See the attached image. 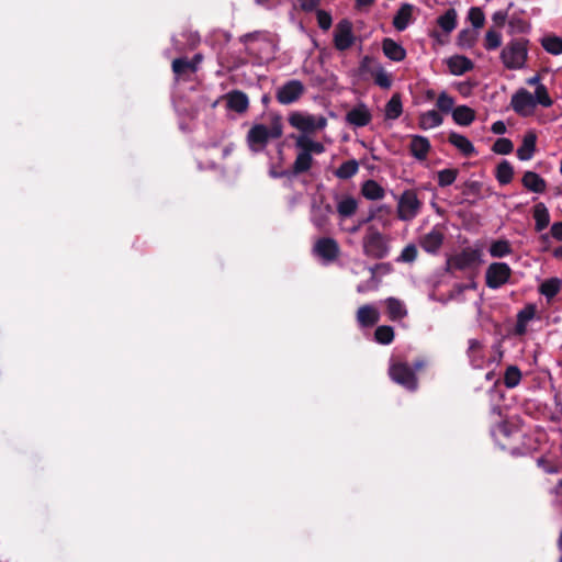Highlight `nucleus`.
<instances>
[{
    "label": "nucleus",
    "mask_w": 562,
    "mask_h": 562,
    "mask_svg": "<svg viewBox=\"0 0 562 562\" xmlns=\"http://www.w3.org/2000/svg\"><path fill=\"white\" fill-rule=\"evenodd\" d=\"M283 134L280 117H274L269 124H255L247 133V143L251 151H262L269 142L278 139Z\"/></svg>",
    "instance_id": "1"
},
{
    "label": "nucleus",
    "mask_w": 562,
    "mask_h": 562,
    "mask_svg": "<svg viewBox=\"0 0 562 562\" xmlns=\"http://www.w3.org/2000/svg\"><path fill=\"white\" fill-rule=\"evenodd\" d=\"M528 41L513 38L501 50V60L505 68L510 70L521 69L528 57Z\"/></svg>",
    "instance_id": "2"
},
{
    "label": "nucleus",
    "mask_w": 562,
    "mask_h": 562,
    "mask_svg": "<svg viewBox=\"0 0 562 562\" xmlns=\"http://www.w3.org/2000/svg\"><path fill=\"white\" fill-rule=\"evenodd\" d=\"M288 121L292 127L302 133L301 135H308L322 131L327 125V119L324 115H315L302 111L292 112Z\"/></svg>",
    "instance_id": "3"
},
{
    "label": "nucleus",
    "mask_w": 562,
    "mask_h": 562,
    "mask_svg": "<svg viewBox=\"0 0 562 562\" xmlns=\"http://www.w3.org/2000/svg\"><path fill=\"white\" fill-rule=\"evenodd\" d=\"M363 254L373 259H382L389 254L384 236L373 226L367 229L362 239Z\"/></svg>",
    "instance_id": "4"
},
{
    "label": "nucleus",
    "mask_w": 562,
    "mask_h": 562,
    "mask_svg": "<svg viewBox=\"0 0 562 562\" xmlns=\"http://www.w3.org/2000/svg\"><path fill=\"white\" fill-rule=\"evenodd\" d=\"M423 206L414 190H405L397 200V217L404 222L413 221Z\"/></svg>",
    "instance_id": "5"
},
{
    "label": "nucleus",
    "mask_w": 562,
    "mask_h": 562,
    "mask_svg": "<svg viewBox=\"0 0 562 562\" xmlns=\"http://www.w3.org/2000/svg\"><path fill=\"white\" fill-rule=\"evenodd\" d=\"M389 374L392 381L403 387L415 391L417 389V378L414 370L406 362H393L389 368Z\"/></svg>",
    "instance_id": "6"
},
{
    "label": "nucleus",
    "mask_w": 562,
    "mask_h": 562,
    "mask_svg": "<svg viewBox=\"0 0 562 562\" xmlns=\"http://www.w3.org/2000/svg\"><path fill=\"white\" fill-rule=\"evenodd\" d=\"M304 92V83L301 80L292 79L277 88L276 99L280 104L289 105L299 101Z\"/></svg>",
    "instance_id": "7"
},
{
    "label": "nucleus",
    "mask_w": 562,
    "mask_h": 562,
    "mask_svg": "<svg viewBox=\"0 0 562 562\" xmlns=\"http://www.w3.org/2000/svg\"><path fill=\"white\" fill-rule=\"evenodd\" d=\"M480 249L468 247L450 257L447 263L449 269L451 270H468L476 267L480 263Z\"/></svg>",
    "instance_id": "8"
},
{
    "label": "nucleus",
    "mask_w": 562,
    "mask_h": 562,
    "mask_svg": "<svg viewBox=\"0 0 562 562\" xmlns=\"http://www.w3.org/2000/svg\"><path fill=\"white\" fill-rule=\"evenodd\" d=\"M512 276L510 267L505 262L491 263L485 272V283L490 289H498L506 284Z\"/></svg>",
    "instance_id": "9"
},
{
    "label": "nucleus",
    "mask_w": 562,
    "mask_h": 562,
    "mask_svg": "<svg viewBox=\"0 0 562 562\" xmlns=\"http://www.w3.org/2000/svg\"><path fill=\"white\" fill-rule=\"evenodd\" d=\"M333 206L323 196L314 199L311 206V222L319 231H324L329 224Z\"/></svg>",
    "instance_id": "10"
},
{
    "label": "nucleus",
    "mask_w": 562,
    "mask_h": 562,
    "mask_svg": "<svg viewBox=\"0 0 562 562\" xmlns=\"http://www.w3.org/2000/svg\"><path fill=\"white\" fill-rule=\"evenodd\" d=\"M510 105L513 110L521 116L531 115L536 109V104L532 99V93L524 88L517 90L513 94Z\"/></svg>",
    "instance_id": "11"
},
{
    "label": "nucleus",
    "mask_w": 562,
    "mask_h": 562,
    "mask_svg": "<svg viewBox=\"0 0 562 562\" xmlns=\"http://www.w3.org/2000/svg\"><path fill=\"white\" fill-rule=\"evenodd\" d=\"M313 252L323 261L331 262L339 255V246L334 238L323 237L314 244Z\"/></svg>",
    "instance_id": "12"
},
{
    "label": "nucleus",
    "mask_w": 562,
    "mask_h": 562,
    "mask_svg": "<svg viewBox=\"0 0 562 562\" xmlns=\"http://www.w3.org/2000/svg\"><path fill=\"white\" fill-rule=\"evenodd\" d=\"M352 25L349 21L342 20L338 23L335 31V46L339 50H346L353 44Z\"/></svg>",
    "instance_id": "13"
},
{
    "label": "nucleus",
    "mask_w": 562,
    "mask_h": 562,
    "mask_svg": "<svg viewBox=\"0 0 562 562\" xmlns=\"http://www.w3.org/2000/svg\"><path fill=\"white\" fill-rule=\"evenodd\" d=\"M372 120V114L369 108L363 104H357L351 110L348 111L346 115V121L356 127H363L368 125Z\"/></svg>",
    "instance_id": "14"
},
{
    "label": "nucleus",
    "mask_w": 562,
    "mask_h": 562,
    "mask_svg": "<svg viewBox=\"0 0 562 562\" xmlns=\"http://www.w3.org/2000/svg\"><path fill=\"white\" fill-rule=\"evenodd\" d=\"M356 318L360 327H371L380 321V312L375 306L366 304L358 308Z\"/></svg>",
    "instance_id": "15"
},
{
    "label": "nucleus",
    "mask_w": 562,
    "mask_h": 562,
    "mask_svg": "<svg viewBox=\"0 0 562 562\" xmlns=\"http://www.w3.org/2000/svg\"><path fill=\"white\" fill-rule=\"evenodd\" d=\"M537 307L535 304H527L517 313V321L514 333L517 336H524L527 333L528 323L536 316Z\"/></svg>",
    "instance_id": "16"
},
{
    "label": "nucleus",
    "mask_w": 562,
    "mask_h": 562,
    "mask_svg": "<svg viewBox=\"0 0 562 562\" xmlns=\"http://www.w3.org/2000/svg\"><path fill=\"white\" fill-rule=\"evenodd\" d=\"M442 243L443 234L437 228H432L420 239L422 248L429 254H436L440 249Z\"/></svg>",
    "instance_id": "17"
},
{
    "label": "nucleus",
    "mask_w": 562,
    "mask_h": 562,
    "mask_svg": "<svg viewBox=\"0 0 562 562\" xmlns=\"http://www.w3.org/2000/svg\"><path fill=\"white\" fill-rule=\"evenodd\" d=\"M468 357L473 368L482 369L485 364V356L483 351V345L477 339H470L468 346Z\"/></svg>",
    "instance_id": "18"
},
{
    "label": "nucleus",
    "mask_w": 562,
    "mask_h": 562,
    "mask_svg": "<svg viewBox=\"0 0 562 562\" xmlns=\"http://www.w3.org/2000/svg\"><path fill=\"white\" fill-rule=\"evenodd\" d=\"M336 209L340 218L351 217L358 210V201L351 195L337 196Z\"/></svg>",
    "instance_id": "19"
},
{
    "label": "nucleus",
    "mask_w": 562,
    "mask_h": 562,
    "mask_svg": "<svg viewBox=\"0 0 562 562\" xmlns=\"http://www.w3.org/2000/svg\"><path fill=\"white\" fill-rule=\"evenodd\" d=\"M449 71L454 76H461L473 69L474 64L471 59L462 55H454L447 60Z\"/></svg>",
    "instance_id": "20"
},
{
    "label": "nucleus",
    "mask_w": 562,
    "mask_h": 562,
    "mask_svg": "<svg viewBox=\"0 0 562 562\" xmlns=\"http://www.w3.org/2000/svg\"><path fill=\"white\" fill-rule=\"evenodd\" d=\"M295 147L310 156L325 151V146L321 142L312 139L308 135H299L295 139Z\"/></svg>",
    "instance_id": "21"
},
{
    "label": "nucleus",
    "mask_w": 562,
    "mask_h": 562,
    "mask_svg": "<svg viewBox=\"0 0 562 562\" xmlns=\"http://www.w3.org/2000/svg\"><path fill=\"white\" fill-rule=\"evenodd\" d=\"M411 154L417 160H425L430 150V143L427 137L420 135H413L409 145Z\"/></svg>",
    "instance_id": "22"
},
{
    "label": "nucleus",
    "mask_w": 562,
    "mask_h": 562,
    "mask_svg": "<svg viewBox=\"0 0 562 562\" xmlns=\"http://www.w3.org/2000/svg\"><path fill=\"white\" fill-rule=\"evenodd\" d=\"M448 140L465 157H471L476 154L475 147L464 135L451 132L449 134Z\"/></svg>",
    "instance_id": "23"
},
{
    "label": "nucleus",
    "mask_w": 562,
    "mask_h": 562,
    "mask_svg": "<svg viewBox=\"0 0 562 562\" xmlns=\"http://www.w3.org/2000/svg\"><path fill=\"white\" fill-rule=\"evenodd\" d=\"M226 103L229 110H233L237 113L245 112L249 105L247 95L238 90L227 93Z\"/></svg>",
    "instance_id": "24"
},
{
    "label": "nucleus",
    "mask_w": 562,
    "mask_h": 562,
    "mask_svg": "<svg viewBox=\"0 0 562 562\" xmlns=\"http://www.w3.org/2000/svg\"><path fill=\"white\" fill-rule=\"evenodd\" d=\"M384 55L394 61H402L406 57L405 48L391 38H385L382 43Z\"/></svg>",
    "instance_id": "25"
},
{
    "label": "nucleus",
    "mask_w": 562,
    "mask_h": 562,
    "mask_svg": "<svg viewBox=\"0 0 562 562\" xmlns=\"http://www.w3.org/2000/svg\"><path fill=\"white\" fill-rule=\"evenodd\" d=\"M524 187L535 193H542L546 191L547 184L543 178L533 171H526L522 176Z\"/></svg>",
    "instance_id": "26"
},
{
    "label": "nucleus",
    "mask_w": 562,
    "mask_h": 562,
    "mask_svg": "<svg viewBox=\"0 0 562 562\" xmlns=\"http://www.w3.org/2000/svg\"><path fill=\"white\" fill-rule=\"evenodd\" d=\"M537 136L535 133H527L524 136L521 145L517 149V157L520 160H529L536 151Z\"/></svg>",
    "instance_id": "27"
},
{
    "label": "nucleus",
    "mask_w": 562,
    "mask_h": 562,
    "mask_svg": "<svg viewBox=\"0 0 562 562\" xmlns=\"http://www.w3.org/2000/svg\"><path fill=\"white\" fill-rule=\"evenodd\" d=\"M413 5L408 3L402 4L393 18V26L400 32L404 31L411 23Z\"/></svg>",
    "instance_id": "28"
},
{
    "label": "nucleus",
    "mask_w": 562,
    "mask_h": 562,
    "mask_svg": "<svg viewBox=\"0 0 562 562\" xmlns=\"http://www.w3.org/2000/svg\"><path fill=\"white\" fill-rule=\"evenodd\" d=\"M389 318L393 322L401 321L407 315L405 304L395 297H387L385 300Z\"/></svg>",
    "instance_id": "29"
},
{
    "label": "nucleus",
    "mask_w": 562,
    "mask_h": 562,
    "mask_svg": "<svg viewBox=\"0 0 562 562\" xmlns=\"http://www.w3.org/2000/svg\"><path fill=\"white\" fill-rule=\"evenodd\" d=\"M442 116L436 110L423 112L418 117V125L422 130H431L442 124Z\"/></svg>",
    "instance_id": "30"
},
{
    "label": "nucleus",
    "mask_w": 562,
    "mask_h": 562,
    "mask_svg": "<svg viewBox=\"0 0 562 562\" xmlns=\"http://www.w3.org/2000/svg\"><path fill=\"white\" fill-rule=\"evenodd\" d=\"M452 119L457 124L468 126L474 121L475 112L467 105H459L452 111Z\"/></svg>",
    "instance_id": "31"
},
{
    "label": "nucleus",
    "mask_w": 562,
    "mask_h": 562,
    "mask_svg": "<svg viewBox=\"0 0 562 562\" xmlns=\"http://www.w3.org/2000/svg\"><path fill=\"white\" fill-rule=\"evenodd\" d=\"M535 228L537 232L543 231L550 223V215L543 203H537L533 206Z\"/></svg>",
    "instance_id": "32"
},
{
    "label": "nucleus",
    "mask_w": 562,
    "mask_h": 562,
    "mask_svg": "<svg viewBox=\"0 0 562 562\" xmlns=\"http://www.w3.org/2000/svg\"><path fill=\"white\" fill-rule=\"evenodd\" d=\"M361 192L368 200H381L385 195L384 189L374 180H368L363 183Z\"/></svg>",
    "instance_id": "33"
},
{
    "label": "nucleus",
    "mask_w": 562,
    "mask_h": 562,
    "mask_svg": "<svg viewBox=\"0 0 562 562\" xmlns=\"http://www.w3.org/2000/svg\"><path fill=\"white\" fill-rule=\"evenodd\" d=\"M457 11L451 8L437 19V23L445 33L449 34L457 27Z\"/></svg>",
    "instance_id": "34"
},
{
    "label": "nucleus",
    "mask_w": 562,
    "mask_h": 562,
    "mask_svg": "<svg viewBox=\"0 0 562 562\" xmlns=\"http://www.w3.org/2000/svg\"><path fill=\"white\" fill-rule=\"evenodd\" d=\"M562 288V280L559 278H550L544 280L540 288L539 292L544 295L548 300L553 299Z\"/></svg>",
    "instance_id": "35"
},
{
    "label": "nucleus",
    "mask_w": 562,
    "mask_h": 562,
    "mask_svg": "<svg viewBox=\"0 0 562 562\" xmlns=\"http://www.w3.org/2000/svg\"><path fill=\"white\" fill-rule=\"evenodd\" d=\"M495 177L501 184H508L514 177V168L507 160H502L497 167Z\"/></svg>",
    "instance_id": "36"
},
{
    "label": "nucleus",
    "mask_w": 562,
    "mask_h": 562,
    "mask_svg": "<svg viewBox=\"0 0 562 562\" xmlns=\"http://www.w3.org/2000/svg\"><path fill=\"white\" fill-rule=\"evenodd\" d=\"M488 252L493 258H503L510 255L513 249L508 240L498 239L491 244Z\"/></svg>",
    "instance_id": "37"
},
{
    "label": "nucleus",
    "mask_w": 562,
    "mask_h": 562,
    "mask_svg": "<svg viewBox=\"0 0 562 562\" xmlns=\"http://www.w3.org/2000/svg\"><path fill=\"white\" fill-rule=\"evenodd\" d=\"M403 112L402 101L398 94H394L385 105L384 115L387 120H396Z\"/></svg>",
    "instance_id": "38"
},
{
    "label": "nucleus",
    "mask_w": 562,
    "mask_h": 562,
    "mask_svg": "<svg viewBox=\"0 0 562 562\" xmlns=\"http://www.w3.org/2000/svg\"><path fill=\"white\" fill-rule=\"evenodd\" d=\"M359 170L357 160L351 159L342 162L335 171V176L339 179H349Z\"/></svg>",
    "instance_id": "39"
},
{
    "label": "nucleus",
    "mask_w": 562,
    "mask_h": 562,
    "mask_svg": "<svg viewBox=\"0 0 562 562\" xmlns=\"http://www.w3.org/2000/svg\"><path fill=\"white\" fill-rule=\"evenodd\" d=\"M532 99L536 106L541 105L543 108H550L553 104V100L544 85H539L536 88L535 93L532 94Z\"/></svg>",
    "instance_id": "40"
},
{
    "label": "nucleus",
    "mask_w": 562,
    "mask_h": 562,
    "mask_svg": "<svg viewBox=\"0 0 562 562\" xmlns=\"http://www.w3.org/2000/svg\"><path fill=\"white\" fill-rule=\"evenodd\" d=\"M312 164L313 157L310 156L307 153H303L302 150H300L293 164V172L295 175L305 172L311 169Z\"/></svg>",
    "instance_id": "41"
},
{
    "label": "nucleus",
    "mask_w": 562,
    "mask_h": 562,
    "mask_svg": "<svg viewBox=\"0 0 562 562\" xmlns=\"http://www.w3.org/2000/svg\"><path fill=\"white\" fill-rule=\"evenodd\" d=\"M374 338L379 344L389 345L394 339V330L391 326H379L374 331Z\"/></svg>",
    "instance_id": "42"
},
{
    "label": "nucleus",
    "mask_w": 562,
    "mask_h": 562,
    "mask_svg": "<svg viewBox=\"0 0 562 562\" xmlns=\"http://www.w3.org/2000/svg\"><path fill=\"white\" fill-rule=\"evenodd\" d=\"M521 380V372L516 366H510L506 369L504 375V383L507 387L513 389L519 384Z\"/></svg>",
    "instance_id": "43"
},
{
    "label": "nucleus",
    "mask_w": 562,
    "mask_h": 562,
    "mask_svg": "<svg viewBox=\"0 0 562 562\" xmlns=\"http://www.w3.org/2000/svg\"><path fill=\"white\" fill-rule=\"evenodd\" d=\"M542 47L550 54H562V38L558 36H548L542 40Z\"/></svg>",
    "instance_id": "44"
},
{
    "label": "nucleus",
    "mask_w": 562,
    "mask_h": 562,
    "mask_svg": "<svg viewBox=\"0 0 562 562\" xmlns=\"http://www.w3.org/2000/svg\"><path fill=\"white\" fill-rule=\"evenodd\" d=\"M502 44V34L493 29L488 30L484 37V47L486 50H495Z\"/></svg>",
    "instance_id": "45"
},
{
    "label": "nucleus",
    "mask_w": 562,
    "mask_h": 562,
    "mask_svg": "<svg viewBox=\"0 0 562 562\" xmlns=\"http://www.w3.org/2000/svg\"><path fill=\"white\" fill-rule=\"evenodd\" d=\"M172 70L176 75H182L187 71H196V66L187 58H177L172 61Z\"/></svg>",
    "instance_id": "46"
},
{
    "label": "nucleus",
    "mask_w": 562,
    "mask_h": 562,
    "mask_svg": "<svg viewBox=\"0 0 562 562\" xmlns=\"http://www.w3.org/2000/svg\"><path fill=\"white\" fill-rule=\"evenodd\" d=\"M437 177H438V184L440 187H448L456 181V179L458 177V170L451 169V168L442 169V170L438 171Z\"/></svg>",
    "instance_id": "47"
},
{
    "label": "nucleus",
    "mask_w": 562,
    "mask_h": 562,
    "mask_svg": "<svg viewBox=\"0 0 562 562\" xmlns=\"http://www.w3.org/2000/svg\"><path fill=\"white\" fill-rule=\"evenodd\" d=\"M468 19L475 29L483 27L485 23V15L483 11L477 7H473L469 10Z\"/></svg>",
    "instance_id": "48"
},
{
    "label": "nucleus",
    "mask_w": 562,
    "mask_h": 562,
    "mask_svg": "<svg viewBox=\"0 0 562 562\" xmlns=\"http://www.w3.org/2000/svg\"><path fill=\"white\" fill-rule=\"evenodd\" d=\"M438 109L442 112H450L453 111L454 100L452 97H450L447 92H441L438 95L437 102H436Z\"/></svg>",
    "instance_id": "49"
},
{
    "label": "nucleus",
    "mask_w": 562,
    "mask_h": 562,
    "mask_svg": "<svg viewBox=\"0 0 562 562\" xmlns=\"http://www.w3.org/2000/svg\"><path fill=\"white\" fill-rule=\"evenodd\" d=\"M513 149V143L508 138H498L493 145V151L499 155L510 154Z\"/></svg>",
    "instance_id": "50"
},
{
    "label": "nucleus",
    "mask_w": 562,
    "mask_h": 562,
    "mask_svg": "<svg viewBox=\"0 0 562 562\" xmlns=\"http://www.w3.org/2000/svg\"><path fill=\"white\" fill-rule=\"evenodd\" d=\"M380 267H383V263L376 265V266L370 268V271H371V274H372L371 279L368 282L361 283V284H359L357 286V291L359 293H364V292H367V291H369L371 289H375L378 286V281L375 280V271L378 269H380Z\"/></svg>",
    "instance_id": "51"
},
{
    "label": "nucleus",
    "mask_w": 562,
    "mask_h": 562,
    "mask_svg": "<svg viewBox=\"0 0 562 562\" xmlns=\"http://www.w3.org/2000/svg\"><path fill=\"white\" fill-rule=\"evenodd\" d=\"M417 258V248L415 245H407L401 252L398 257V261L403 262H414Z\"/></svg>",
    "instance_id": "52"
},
{
    "label": "nucleus",
    "mask_w": 562,
    "mask_h": 562,
    "mask_svg": "<svg viewBox=\"0 0 562 562\" xmlns=\"http://www.w3.org/2000/svg\"><path fill=\"white\" fill-rule=\"evenodd\" d=\"M374 82L384 89H389L392 85V80L390 75L383 69L380 68L374 76Z\"/></svg>",
    "instance_id": "53"
},
{
    "label": "nucleus",
    "mask_w": 562,
    "mask_h": 562,
    "mask_svg": "<svg viewBox=\"0 0 562 562\" xmlns=\"http://www.w3.org/2000/svg\"><path fill=\"white\" fill-rule=\"evenodd\" d=\"M331 22H333L331 15L328 12L323 11V10L317 11V23L322 30H324V31L329 30L331 26Z\"/></svg>",
    "instance_id": "54"
},
{
    "label": "nucleus",
    "mask_w": 562,
    "mask_h": 562,
    "mask_svg": "<svg viewBox=\"0 0 562 562\" xmlns=\"http://www.w3.org/2000/svg\"><path fill=\"white\" fill-rule=\"evenodd\" d=\"M459 43L461 46L471 47L474 44V36L470 31H462L459 34Z\"/></svg>",
    "instance_id": "55"
},
{
    "label": "nucleus",
    "mask_w": 562,
    "mask_h": 562,
    "mask_svg": "<svg viewBox=\"0 0 562 562\" xmlns=\"http://www.w3.org/2000/svg\"><path fill=\"white\" fill-rule=\"evenodd\" d=\"M321 0H299L303 11L311 12L319 5Z\"/></svg>",
    "instance_id": "56"
},
{
    "label": "nucleus",
    "mask_w": 562,
    "mask_h": 562,
    "mask_svg": "<svg viewBox=\"0 0 562 562\" xmlns=\"http://www.w3.org/2000/svg\"><path fill=\"white\" fill-rule=\"evenodd\" d=\"M507 19V12L499 10L493 13L492 20L496 24V26L502 27Z\"/></svg>",
    "instance_id": "57"
},
{
    "label": "nucleus",
    "mask_w": 562,
    "mask_h": 562,
    "mask_svg": "<svg viewBox=\"0 0 562 562\" xmlns=\"http://www.w3.org/2000/svg\"><path fill=\"white\" fill-rule=\"evenodd\" d=\"M551 236L562 241V222L554 223L550 229Z\"/></svg>",
    "instance_id": "58"
},
{
    "label": "nucleus",
    "mask_w": 562,
    "mask_h": 562,
    "mask_svg": "<svg viewBox=\"0 0 562 562\" xmlns=\"http://www.w3.org/2000/svg\"><path fill=\"white\" fill-rule=\"evenodd\" d=\"M492 132L497 135H502L506 132V125L503 121H496L491 127Z\"/></svg>",
    "instance_id": "59"
},
{
    "label": "nucleus",
    "mask_w": 562,
    "mask_h": 562,
    "mask_svg": "<svg viewBox=\"0 0 562 562\" xmlns=\"http://www.w3.org/2000/svg\"><path fill=\"white\" fill-rule=\"evenodd\" d=\"M527 85L529 86H535L536 88L539 86V85H542L541 83V80H540V76L539 75H536L533 77H530L527 79Z\"/></svg>",
    "instance_id": "60"
},
{
    "label": "nucleus",
    "mask_w": 562,
    "mask_h": 562,
    "mask_svg": "<svg viewBox=\"0 0 562 562\" xmlns=\"http://www.w3.org/2000/svg\"><path fill=\"white\" fill-rule=\"evenodd\" d=\"M374 0H356L357 8L370 7Z\"/></svg>",
    "instance_id": "61"
},
{
    "label": "nucleus",
    "mask_w": 562,
    "mask_h": 562,
    "mask_svg": "<svg viewBox=\"0 0 562 562\" xmlns=\"http://www.w3.org/2000/svg\"><path fill=\"white\" fill-rule=\"evenodd\" d=\"M557 547H558L559 551L561 552V555H560L558 562H562V530L560 531V536L557 541Z\"/></svg>",
    "instance_id": "62"
},
{
    "label": "nucleus",
    "mask_w": 562,
    "mask_h": 562,
    "mask_svg": "<svg viewBox=\"0 0 562 562\" xmlns=\"http://www.w3.org/2000/svg\"><path fill=\"white\" fill-rule=\"evenodd\" d=\"M553 256L555 258H559L561 259L562 258V246L558 247L554 251H553Z\"/></svg>",
    "instance_id": "63"
},
{
    "label": "nucleus",
    "mask_w": 562,
    "mask_h": 562,
    "mask_svg": "<svg viewBox=\"0 0 562 562\" xmlns=\"http://www.w3.org/2000/svg\"><path fill=\"white\" fill-rule=\"evenodd\" d=\"M201 60H202V56L200 54H198L193 57V59L191 61H194L195 66L198 67V65L201 63Z\"/></svg>",
    "instance_id": "64"
}]
</instances>
